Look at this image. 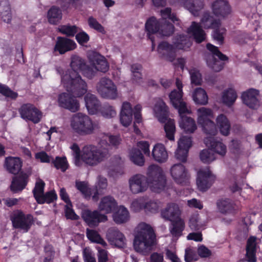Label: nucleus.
I'll return each instance as SVG.
<instances>
[{
    "label": "nucleus",
    "mask_w": 262,
    "mask_h": 262,
    "mask_svg": "<svg viewBox=\"0 0 262 262\" xmlns=\"http://www.w3.org/2000/svg\"><path fill=\"white\" fill-rule=\"evenodd\" d=\"M129 190L133 194H138L146 191L149 186L152 191L160 192L166 185V179L162 169L156 165L148 168L147 177L141 174H136L128 180Z\"/></svg>",
    "instance_id": "obj_1"
},
{
    "label": "nucleus",
    "mask_w": 262,
    "mask_h": 262,
    "mask_svg": "<svg viewBox=\"0 0 262 262\" xmlns=\"http://www.w3.org/2000/svg\"><path fill=\"white\" fill-rule=\"evenodd\" d=\"M110 147L105 140H101L97 146L86 145L81 150L80 160L89 166H97L110 157Z\"/></svg>",
    "instance_id": "obj_2"
},
{
    "label": "nucleus",
    "mask_w": 262,
    "mask_h": 262,
    "mask_svg": "<svg viewBox=\"0 0 262 262\" xmlns=\"http://www.w3.org/2000/svg\"><path fill=\"white\" fill-rule=\"evenodd\" d=\"M134 240L136 251L143 254H148L155 244L156 235L150 226L141 223L137 227Z\"/></svg>",
    "instance_id": "obj_3"
},
{
    "label": "nucleus",
    "mask_w": 262,
    "mask_h": 262,
    "mask_svg": "<svg viewBox=\"0 0 262 262\" xmlns=\"http://www.w3.org/2000/svg\"><path fill=\"white\" fill-rule=\"evenodd\" d=\"M182 211L179 205L174 203H170L161 210L162 218L171 222L169 227L170 234L173 237L178 238L182 234L185 228V223L181 217Z\"/></svg>",
    "instance_id": "obj_4"
},
{
    "label": "nucleus",
    "mask_w": 262,
    "mask_h": 262,
    "mask_svg": "<svg viewBox=\"0 0 262 262\" xmlns=\"http://www.w3.org/2000/svg\"><path fill=\"white\" fill-rule=\"evenodd\" d=\"M153 110L155 117L160 122H166L164 129L167 138L170 141H174L176 131L174 120L168 119V108L162 99L157 98L155 99Z\"/></svg>",
    "instance_id": "obj_5"
},
{
    "label": "nucleus",
    "mask_w": 262,
    "mask_h": 262,
    "mask_svg": "<svg viewBox=\"0 0 262 262\" xmlns=\"http://www.w3.org/2000/svg\"><path fill=\"white\" fill-rule=\"evenodd\" d=\"M61 81L67 91L75 96L80 97L87 92V84L78 73L72 72L62 75Z\"/></svg>",
    "instance_id": "obj_6"
},
{
    "label": "nucleus",
    "mask_w": 262,
    "mask_h": 262,
    "mask_svg": "<svg viewBox=\"0 0 262 262\" xmlns=\"http://www.w3.org/2000/svg\"><path fill=\"white\" fill-rule=\"evenodd\" d=\"M70 125L75 133L81 136L92 134L97 128V125L90 117L82 113H76L72 116Z\"/></svg>",
    "instance_id": "obj_7"
},
{
    "label": "nucleus",
    "mask_w": 262,
    "mask_h": 262,
    "mask_svg": "<svg viewBox=\"0 0 262 262\" xmlns=\"http://www.w3.org/2000/svg\"><path fill=\"white\" fill-rule=\"evenodd\" d=\"M207 48L211 52L206 55L207 64L213 71L216 72L221 71L224 67L223 61L228 59V57L222 54L217 47L210 44L207 45Z\"/></svg>",
    "instance_id": "obj_8"
},
{
    "label": "nucleus",
    "mask_w": 262,
    "mask_h": 262,
    "mask_svg": "<svg viewBox=\"0 0 262 262\" xmlns=\"http://www.w3.org/2000/svg\"><path fill=\"white\" fill-rule=\"evenodd\" d=\"M201 24L205 29H214L212 34L213 38L217 41L220 45L223 43L224 35L226 32V29L224 28L220 27V20L215 19L209 14L206 13L204 14L201 19Z\"/></svg>",
    "instance_id": "obj_9"
},
{
    "label": "nucleus",
    "mask_w": 262,
    "mask_h": 262,
    "mask_svg": "<svg viewBox=\"0 0 262 262\" xmlns=\"http://www.w3.org/2000/svg\"><path fill=\"white\" fill-rule=\"evenodd\" d=\"M10 220L13 227L27 232L33 224V217L30 214H25L21 210H17L11 214Z\"/></svg>",
    "instance_id": "obj_10"
},
{
    "label": "nucleus",
    "mask_w": 262,
    "mask_h": 262,
    "mask_svg": "<svg viewBox=\"0 0 262 262\" xmlns=\"http://www.w3.org/2000/svg\"><path fill=\"white\" fill-rule=\"evenodd\" d=\"M99 95L104 98L114 100L118 97L117 87L109 78H101L96 86Z\"/></svg>",
    "instance_id": "obj_11"
},
{
    "label": "nucleus",
    "mask_w": 262,
    "mask_h": 262,
    "mask_svg": "<svg viewBox=\"0 0 262 262\" xmlns=\"http://www.w3.org/2000/svg\"><path fill=\"white\" fill-rule=\"evenodd\" d=\"M20 117L26 121L38 123L42 118V113L34 104L25 103L18 109Z\"/></svg>",
    "instance_id": "obj_12"
},
{
    "label": "nucleus",
    "mask_w": 262,
    "mask_h": 262,
    "mask_svg": "<svg viewBox=\"0 0 262 262\" xmlns=\"http://www.w3.org/2000/svg\"><path fill=\"white\" fill-rule=\"evenodd\" d=\"M81 217L85 223L90 227L97 226L100 222L107 221V216L100 213L98 210L91 211L89 209L83 210Z\"/></svg>",
    "instance_id": "obj_13"
},
{
    "label": "nucleus",
    "mask_w": 262,
    "mask_h": 262,
    "mask_svg": "<svg viewBox=\"0 0 262 262\" xmlns=\"http://www.w3.org/2000/svg\"><path fill=\"white\" fill-rule=\"evenodd\" d=\"M58 102L59 106L68 110L71 112H76L80 108V104L78 100L71 94L67 93L59 95Z\"/></svg>",
    "instance_id": "obj_14"
},
{
    "label": "nucleus",
    "mask_w": 262,
    "mask_h": 262,
    "mask_svg": "<svg viewBox=\"0 0 262 262\" xmlns=\"http://www.w3.org/2000/svg\"><path fill=\"white\" fill-rule=\"evenodd\" d=\"M170 173L173 181L179 184H185L189 179L187 169L181 163L173 164L170 169Z\"/></svg>",
    "instance_id": "obj_15"
},
{
    "label": "nucleus",
    "mask_w": 262,
    "mask_h": 262,
    "mask_svg": "<svg viewBox=\"0 0 262 262\" xmlns=\"http://www.w3.org/2000/svg\"><path fill=\"white\" fill-rule=\"evenodd\" d=\"M215 177L208 169H201L198 172L196 184L200 190L205 191L212 185Z\"/></svg>",
    "instance_id": "obj_16"
},
{
    "label": "nucleus",
    "mask_w": 262,
    "mask_h": 262,
    "mask_svg": "<svg viewBox=\"0 0 262 262\" xmlns=\"http://www.w3.org/2000/svg\"><path fill=\"white\" fill-rule=\"evenodd\" d=\"M106 238L111 245L118 248H123L126 246V238L118 229L115 228L108 229L106 233Z\"/></svg>",
    "instance_id": "obj_17"
},
{
    "label": "nucleus",
    "mask_w": 262,
    "mask_h": 262,
    "mask_svg": "<svg viewBox=\"0 0 262 262\" xmlns=\"http://www.w3.org/2000/svg\"><path fill=\"white\" fill-rule=\"evenodd\" d=\"M182 92L172 91L169 95L172 105L178 110L179 114L187 113L190 114V111L187 108L186 103L182 99Z\"/></svg>",
    "instance_id": "obj_18"
},
{
    "label": "nucleus",
    "mask_w": 262,
    "mask_h": 262,
    "mask_svg": "<svg viewBox=\"0 0 262 262\" xmlns=\"http://www.w3.org/2000/svg\"><path fill=\"white\" fill-rule=\"evenodd\" d=\"M157 51L160 57L170 62L173 61L176 57V48L166 41H162L159 44Z\"/></svg>",
    "instance_id": "obj_19"
},
{
    "label": "nucleus",
    "mask_w": 262,
    "mask_h": 262,
    "mask_svg": "<svg viewBox=\"0 0 262 262\" xmlns=\"http://www.w3.org/2000/svg\"><path fill=\"white\" fill-rule=\"evenodd\" d=\"M77 47L75 42L64 37H58L54 47L56 51H58L60 54L74 50Z\"/></svg>",
    "instance_id": "obj_20"
},
{
    "label": "nucleus",
    "mask_w": 262,
    "mask_h": 262,
    "mask_svg": "<svg viewBox=\"0 0 262 262\" xmlns=\"http://www.w3.org/2000/svg\"><path fill=\"white\" fill-rule=\"evenodd\" d=\"M259 91L254 89H250L243 93L242 99L243 103L251 108H255L258 105L257 97Z\"/></svg>",
    "instance_id": "obj_21"
},
{
    "label": "nucleus",
    "mask_w": 262,
    "mask_h": 262,
    "mask_svg": "<svg viewBox=\"0 0 262 262\" xmlns=\"http://www.w3.org/2000/svg\"><path fill=\"white\" fill-rule=\"evenodd\" d=\"M205 145L216 154L222 157L227 152L226 146L222 142L217 141L212 137H207L204 139Z\"/></svg>",
    "instance_id": "obj_22"
},
{
    "label": "nucleus",
    "mask_w": 262,
    "mask_h": 262,
    "mask_svg": "<svg viewBox=\"0 0 262 262\" xmlns=\"http://www.w3.org/2000/svg\"><path fill=\"white\" fill-rule=\"evenodd\" d=\"M187 113L179 114L180 120L179 121L180 127L187 134H191L194 132L197 128L195 122L193 119L185 115Z\"/></svg>",
    "instance_id": "obj_23"
},
{
    "label": "nucleus",
    "mask_w": 262,
    "mask_h": 262,
    "mask_svg": "<svg viewBox=\"0 0 262 262\" xmlns=\"http://www.w3.org/2000/svg\"><path fill=\"white\" fill-rule=\"evenodd\" d=\"M84 101L88 111L91 115L96 114L100 108V102L94 94L90 93L86 94L84 96Z\"/></svg>",
    "instance_id": "obj_24"
},
{
    "label": "nucleus",
    "mask_w": 262,
    "mask_h": 262,
    "mask_svg": "<svg viewBox=\"0 0 262 262\" xmlns=\"http://www.w3.org/2000/svg\"><path fill=\"white\" fill-rule=\"evenodd\" d=\"M85 62L84 60L79 56L77 55H73L71 57V67L72 70H67L63 72V70L60 68H57L56 70L57 72L61 75H63L64 74H68L69 73H72V72L78 73V71H82L84 68L85 67Z\"/></svg>",
    "instance_id": "obj_25"
},
{
    "label": "nucleus",
    "mask_w": 262,
    "mask_h": 262,
    "mask_svg": "<svg viewBox=\"0 0 262 262\" xmlns=\"http://www.w3.org/2000/svg\"><path fill=\"white\" fill-rule=\"evenodd\" d=\"M212 11L217 17H224L230 12L228 3L225 0H217L212 5Z\"/></svg>",
    "instance_id": "obj_26"
},
{
    "label": "nucleus",
    "mask_w": 262,
    "mask_h": 262,
    "mask_svg": "<svg viewBox=\"0 0 262 262\" xmlns=\"http://www.w3.org/2000/svg\"><path fill=\"white\" fill-rule=\"evenodd\" d=\"M117 203L115 199L110 196L102 198L99 204L98 209L104 213H110L117 207Z\"/></svg>",
    "instance_id": "obj_27"
},
{
    "label": "nucleus",
    "mask_w": 262,
    "mask_h": 262,
    "mask_svg": "<svg viewBox=\"0 0 262 262\" xmlns=\"http://www.w3.org/2000/svg\"><path fill=\"white\" fill-rule=\"evenodd\" d=\"M133 110L131 105L127 102H124L122 105L120 115V121L122 125L127 127L132 121Z\"/></svg>",
    "instance_id": "obj_28"
},
{
    "label": "nucleus",
    "mask_w": 262,
    "mask_h": 262,
    "mask_svg": "<svg viewBox=\"0 0 262 262\" xmlns=\"http://www.w3.org/2000/svg\"><path fill=\"white\" fill-rule=\"evenodd\" d=\"M257 241V237L254 236H250L247 241L246 259L248 262H255L256 260L255 253Z\"/></svg>",
    "instance_id": "obj_29"
},
{
    "label": "nucleus",
    "mask_w": 262,
    "mask_h": 262,
    "mask_svg": "<svg viewBox=\"0 0 262 262\" xmlns=\"http://www.w3.org/2000/svg\"><path fill=\"white\" fill-rule=\"evenodd\" d=\"M187 33L191 35L197 43H201L206 39V34L202 27L195 21H192L187 29Z\"/></svg>",
    "instance_id": "obj_30"
},
{
    "label": "nucleus",
    "mask_w": 262,
    "mask_h": 262,
    "mask_svg": "<svg viewBox=\"0 0 262 262\" xmlns=\"http://www.w3.org/2000/svg\"><path fill=\"white\" fill-rule=\"evenodd\" d=\"M28 179V175L26 173H21L14 178L10 186L11 191L14 193L21 191L27 184Z\"/></svg>",
    "instance_id": "obj_31"
},
{
    "label": "nucleus",
    "mask_w": 262,
    "mask_h": 262,
    "mask_svg": "<svg viewBox=\"0 0 262 262\" xmlns=\"http://www.w3.org/2000/svg\"><path fill=\"white\" fill-rule=\"evenodd\" d=\"M5 165L9 172L16 174L20 170L22 162L19 158L9 157L6 158Z\"/></svg>",
    "instance_id": "obj_32"
},
{
    "label": "nucleus",
    "mask_w": 262,
    "mask_h": 262,
    "mask_svg": "<svg viewBox=\"0 0 262 262\" xmlns=\"http://www.w3.org/2000/svg\"><path fill=\"white\" fill-rule=\"evenodd\" d=\"M216 122L221 134L228 136L230 133L231 126L226 116L223 114L219 115L216 119Z\"/></svg>",
    "instance_id": "obj_33"
},
{
    "label": "nucleus",
    "mask_w": 262,
    "mask_h": 262,
    "mask_svg": "<svg viewBox=\"0 0 262 262\" xmlns=\"http://www.w3.org/2000/svg\"><path fill=\"white\" fill-rule=\"evenodd\" d=\"M152 155L154 159L159 163L165 162L168 158L167 152L161 144H157L154 146Z\"/></svg>",
    "instance_id": "obj_34"
},
{
    "label": "nucleus",
    "mask_w": 262,
    "mask_h": 262,
    "mask_svg": "<svg viewBox=\"0 0 262 262\" xmlns=\"http://www.w3.org/2000/svg\"><path fill=\"white\" fill-rule=\"evenodd\" d=\"M0 17L7 23H10L11 20V7L8 0L0 1Z\"/></svg>",
    "instance_id": "obj_35"
},
{
    "label": "nucleus",
    "mask_w": 262,
    "mask_h": 262,
    "mask_svg": "<svg viewBox=\"0 0 262 262\" xmlns=\"http://www.w3.org/2000/svg\"><path fill=\"white\" fill-rule=\"evenodd\" d=\"M184 6L194 16H198L199 12L203 8L204 4L202 0H186Z\"/></svg>",
    "instance_id": "obj_36"
},
{
    "label": "nucleus",
    "mask_w": 262,
    "mask_h": 262,
    "mask_svg": "<svg viewBox=\"0 0 262 262\" xmlns=\"http://www.w3.org/2000/svg\"><path fill=\"white\" fill-rule=\"evenodd\" d=\"M173 43L176 48L186 50L191 45L189 37L184 34L177 35L174 37Z\"/></svg>",
    "instance_id": "obj_37"
},
{
    "label": "nucleus",
    "mask_w": 262,
    "mask_h": 262,
    "mask_svg": "<svg viewBox=\"0 0 262 262\" xmlns=\"http://www.w3.org/2000/svg\"><path fill=\"white\" fill-rule=\"evenodd\" d=\"M129 214L127 209L123 206H120L113 215V219L117 224L126 223L129 220Z\"/></svg>",
    "instance_id": "obj_38"
},
{
    "label": "nucleus",
    "mask_w": 262,
    "mask_h": 262,
    "mask_svg": "<svg viewBox=\"0 0 262 262\" xmlns=\"http://www.w3.org/2000/svg\"><path fill=\"white\" fill-rule=\"evenodd\" d=\"M61 10L56 6L52 7L48 11L47 18L50 24L56 25L59 23L62 18Z\"/></svg>",
    "instance_id": "obj_39"
},
{
    "label": "nucleus",
    "mask_w": 262,
    "mask_h": 262,
    "mask_svg": "<svg viewBox=\"0 0 262 262\" xmlns=\"http://www.w3.org/2000/svg\"><path fill=\"white\" fill-rule=\"evenodd\" d=\"M192 96L196 104L205 105L208 103L207 95L205 91L201 88L195 89Z\"/></svg>",
    "instance_id": "obj_40"
},
{
    "label": "nucleus",
    "mask_w": 262,
    "mask_h": 262,
    "mask_svg": "<svg viewBox=\"0 0 262 262\" xmlns=\"http://www.w3.org/2000/svg\"><path fill=\"white\" fill-rule=\"evenodd\" d=\"M161 20H158L154 17L148 19L145 24V29L147 31L148 36L149 35L157 33L159 31Z\"/></svg>",
    "instance_id": "obj_41"
},
{
    "label": "nucleus",
    "mask_w": 262,
    "mask_h": 262,
    "mask_svg": "<svg viewBox=\"0 0 262 262\" xmlns=\"http://www.w3.org/2000/svg\"><path fill=\"white\" fill-rule=\"evenodd\" d=\"M198 122L199 124L211 120L213 117L212 111L208 108L201 107L197 110Z\"/></svg>",
    "instance_id": "obj_42"
},
{
    "label": "nucleus",
    "mask_w": 262,
    "mask_h": 262,
    "mask_svg": "<svg viewBox=\"0 0 262 262\" xmlns=\"http://www.w3.org/2000/svg\"><path fill=\"white\" fill-rule=\"evenodd\" d=\"M45 186V182L42 180L39 179L36 182L35 186L33 190L34 196L37 202L39 204H43V201L41 199V197L44 193Z\"/></svg>",
    "instance_id": "obj_43"
},
{
    "label": "nucleus",
    "mask_w": 262,
    "mask_h": 262,
    "mask_svg": "<svg viewBox=\"0 0 262 262\" xmlns=\"http://www.w3.org/2000/svg\"><path fill=\"white\" fill-rule=\"evenodd\" d=\"M107 186V179L104 177H99L98 183L96 185V190L92 196L93 200L97 201L98 200V195L103 193V190L106 188Z\"/></svg>",
    "instance_id": "obj_44"
},
{
    "label": "nucleus",
    "mask_w": 262,
    "mask_h": 262,
    "mask_svg": "<svg viewBox=\"0 0 262 262\" xmlns=\"http://www.w3.org/2000/svg\"><path fill=\"white\" fill-rule=\"evenodd\" d=\"M174 32V26L167 20H161L158 34L163 36H169Z\"/></svg>",
    "instance_id": "obj_45"
},
{
    "label": "nucleus",
    "mask_w": 262,
    "mask_h": 262,
    "mask_svg": "<svg viewBox=\"0 0 262 262\" xmlns=\"http://www.w3.org/2000/svg\"><path fill=\"white\" fill-rule=\"evenodd\" d=\"M216 204L218 209L222 213H230L234 208L233 203L229 199L219 200Z\"/></svg>",
    "instance_id": "obj_46"
},
{
    "label": "nucleus",
    "mask_w": 262,
    "mask_h": 262,
    "mask_svg": "<svg viewBox=\"0 0 262 262\" xmlns=\"http://www.w3.org/2000/svg\"><path fill=\"white\" fill-rule=\"evenodd\" d=\"M86 234L89 239L92 242L99 244L104 247L107 246V243L96 231L88 228L86 230Z\"/></svg>",
    "instance_id": "obj_47"
},
{
    "label": "nucleus",
    "mask_w": 262,
    "mask_h": 262,
    "mask_svg": "<svg viewBox=\"0 0 262 262\" xmlns=\"http://www.w3.org/2000/svg\"><path fill=\"white\" fill-rule=\"evenodd\" d=\"M58 30L62 34L66 35L68 37L74 36L80 30V29L75 25H70L69 24L59 26Z\"/></svg>",
    "instance_id": "obj_48"
},
{
    "label": "nucleus",
    "mask_w": 262,
    "mask_h": 262,
    "mask_svg": "<svg viewBox=\"0 0 262 262\" xmlns=\"http://www.w3.org/2000/svg\"><path fill=\"white\" fill-rule=\"evenodd\" d=\"M237 97L236 93L234 90L232 89H228L224 92L223 94V102L228 106H231L235 101Z\"/></svg>",
    "instance_id": "obj_49"
},
{
    "label": "nucleus",
    "mask_w": 262,
    "mask_h": 262,
    "mask_svg": "<svg viewBox=\"0 0 262 262\" xmlns=\"http://www.w3.org/2000/svg\"><path fill=\"white\" fill-rule=\"evenodd\" d=\"M202 127L203 132L210 136V137L215 136L217 133V129L215 124L211 120L207 121L203 123L199 124Z\"/></svg>",
    "instance_id": "obj_50"
},
{
    "label": "nucleus",
    "mask_w": 262,
    "mask_h": 262,
    "mask_svg": "<svg viewBox=\"0 0 262 262\" xmlns=\"http://www.w3.org/2000/svg\"><path fill=\"white\" fill-rule=\"evenodd\" d=\"M129 158L135 164L142 166L144 163V159L141 151L137 148H133L129 152Z\"/></svg>",
    "instance_id": "obj_51"
},
{
    "label": "nucleus",
    "mask_w": 262,
    "mask_h": 262,
    "mask_svg": "<svg viewBox=\"0 0 262 262\" xmlns=\"http://www.w3.org/2000/svg\"><path fill=\"white\" fill-rule=\"evenodd\" d=\"M92 64L97 71L105 73L108 71L109 66L103 57L99 56L95 58Z\"/></svg>",
    "instance_id": "obj_52"
},
{
    "label": "nucleus",
    "mask_w": 262,
    "mask_h": 262,
    "mask_svg": "<svg viewBox=\"0 0 262 262\" xmlns=\"http://www.w3.org/2000/svg\"><path fill=\"white\" fill-rule=\"evenodd\" d=\"M101 115L106 118H112L116 116L117 113L115 108L110 104H105L99 109Z\"/></svg>",
    "instance_id": "obj_53"
},
{
    "label": "nucleus",
    "mask_w": 262,
    "mask_h": 262,
    "mask_svg": "<svg viewBox=\"0 0 262 262\" xmlns=\"http://www.w3.org/2000/svg\"><path fill=\"white\" fill-rule=\"evenodd\" d=\"M201 160L204 163H209L213 161L215 159L214 153L211 151V149H204L200 154Z\"/></svg>",
    "instance_id": "obj_54"
},
{
    "label": "nucleus",
    "mask_w": 262,
    "mask_h": 262,
    "mask_svg": "<svg viewBox=\"0 0 262 262\" xmlns=\"http://www.w3.org/2000/svg\"><path fill=\"white\" fill-rule=\"evenodd\" d=\"M75 186L85 197L90 196L93 193L91 189L89 187L88 183L84 181H76Z\"/></svg>",
    "instance_id": "obj_55"
},
{
    "label": "nucleus",
    "mask_w": 262,
    "mask_h": 262,
    "mask_svg": "<svg viewBox=\"0 0 262 262\" xmlns=\"http://www.w3.org/2000/svg\"><path fill=\"white\" fill-rule=\"evenodd\" d=\"M52 162L57 169H60L63 172L68 168V164L66 157H56L55 160H52Z\"/></svg>",
    "instance_id": "obj_56"
},
{
    "label": "nucleus",
    "mask_w": 262,
    "mask_h": 262,
    "mask_svg": "<svg viewBox=\"0 0 262 262\" xmlns=\"http://www.w3.org/2000/svg\"><path fill=\"white\" fill-rule=\"evenodd\" d=\"M0 93L6 97L11 99H15L18 97V94L11 90L8 86L0 84Z\"/></svg>",
    "instance_id": "obj_57"
},
{
    "label": "nucleus",
    "mask_w": 262,
    "mask_h": 262,
    "mask_svg": "<svg viewBox=\"0 0 262 262\" xmlns=\"http://www.w3.org/2000/svg\"><path fill=\"white\" fill-rule=\"evenodd\" d=\"M88 24L91 28L103 34L105 33V31L104 27L93 17L91 16L89 18Z\"/></svg>",
    "instance_id": "obj_58"
},
{
    "label": "nucleus",
    "mask_w": 262,
    "mask_h": 262,
    "mask_svg": "<svg viewBox=\"0 0 262 262\" xmlns=\"http://www.w3.org/2000/svg\"><path fill=\"white\" fill-rule=\"evenodd\" d=\"M191 83L195 85H200L202 79L201 74L199 71L195 69H191L189 71Z\"/></svg>",
    "instance_id": "obj_59"
},
{
    "label": "nucleus",
    "mask_w": 262,
    "mask_h": 262,
    "mask_svg": "<svg viewBox=\"0 0 262 262\" xmlns=\"http://www.w3.org/2000/svg\"><path fill=\"white\" fill-rule=\"evenodd\" d=\"M184 260L185 262H193L197 260L195 251L191 247L185 249Z\"/></svg>",
    "instance_id": "obj_60"
},
{
    "label": "nucleus",
    "mask_w": 262,
    "mask_h": 262,
    "mask_svg": "<svg viewBox=\"0 0 262 262\" xmlns=\"http://www.w3.org/2000/svg\"><path fill=\"white\" fill-rule=\"evenodd\" d=\"M97 71L92 63L90 66L85 65L83 69L82 73L85 77L89 79H92L96 75Z\"/></svg>",
    "instance_id": "obj_61"
},
{
    "label": "nucleus",
    "mask_w": 262,
    "mask_h": 262,
    "mask_svg": "<svg viewBox=\"0 0 262 262\" xmlns=\"http://www.w3.org/2000/svg\"><path fill=\"white\" fill-rule=\"evenodd\" d=\"M188 150L178 146L175 152L176 158L182 162H185L187 160Z\"/></svg>",
    "instance_id": "obj_62"
},
{
    "label": "nucleus",
    "mask_w": 262,
    "mask_h": 262,
    "mask_svg": "<svg viewBox=\"0 0 262 262\" xmlns=\"http://www.w3.org/2000/svg\"><path fill=\"white\" fill-rule=\"evenodd\" d=\"M71 149L73 151L75 154V164L76 166H80L81 165V150L79 149L78 145L74 143L71 146Z\"/></svg>",
    "instance_id": "obj_63"
},
{
    "label": "nucleus",
    "mask_w": 262,
    "mask_h": 262,
    "mask_svg": "<svg viewBox=\"0 0 262 262\" xmlns=\"http://www.w3.org/2000/svg\"><path fill=\"white\" fill-rule=\"evenodd\" d=\"M191 138L188 136L182 137L178 141V146L189 150L191 146Z\"/></svg>",
    "instance_id": "obj_64"
}]
</instances>
